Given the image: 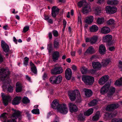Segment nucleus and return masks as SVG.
<instances>
[{"label": "nucleus", "instance_id": "f257e3e1", "mask_svg": "<svg viewBox=\"0 0 122 122\" xmlns=\"http://www.w3.org/2000/svg\"><path fill=\"white\" fill-rule=\"evenodd\" d=\"M9 74V71L8 69L3 68L0 69V80L4 84H9L11 80L9 78L6 79V77Z\"/></svg>", "mask_w": 122, "mask_h": 122}, {"label": "nucleus", "instance_id": "f03ea898", "mask_svg": "<svg viewBox=\"0 0 122 122\" xmlns=\"http://www.w3.org/2000/svg\"><path fill=\"white\" fill-rule=\"evenodd\" d=\"M82 79L84 83L87 85H92L94 81V78L90 76H82Z\"/></svg>", "mask_w": 122, "mask_h": 122}, {"label": "nucleus", "instance_id": "7ed1b4c3", "mask_svg": "<svg viewBox=\"0 0 122 122\" xmlns=\"http://www.w3.org/2000/svg\"><path fill=\"white\" fill-rule=\"evenodd\" d=\"M69 98L72 101H74L76 99V95H77L78 97L81 99V96L79 91L78 90H75L73 91L69 92L68 93Z\"/></svg>", "mask_w": 122, "mask_h": 122}, {"label": "nucleus", "instance_id": "20e7f679", "mask_svg": "<svg viewBox=\"0 0 122 122\" xmlns=\"http://www.w3.org/2000/svg\"><path fill=\"white\" fill-rule=\"evenodd\" d=\"M62 80V76L59 75L57 76H53L51 77L49 79V81L52 84H58L61 82Z\"/></svg>", "mask_w": 122, "mask_h": 122}, {"label": "nucleus", "instance_id": "39448f33", "mask_svg": "<svg viewBox=\"0 0 122 122\" xmlns=\"http://www.w3.org/2000/svg\"><path fill=\"white\" fill-rule=\"evenodd\" d=\"M63 71V69L61 66L56 67L51 70L52 74L57 75L62 73Z\"/></svg>", "mask_w": 122, "mask_h": 122}, {"label": "nucleus", "instance_id": "423d86ee", "mask_svg": "<svg viewBox=\"0 0 122 122\" xmlns=\"http://www.w3.org/2000/svg\"><path fill=\"white\" fill-rule=\"evenodd\" d=\"M57 111L63 114H66L68 112V109L66 105L64 104H61L60 105Z\"/></svg>", "mask_w": 122, "mask_h": 122}, {"label": "nucleus", "instance_id": "0eeeda50", "mask_svg": "<svg viewBox=\"0 0 122 122\" xmlns=\"http://www.w3.org/2000/svg\"><path fill=\"white\" fill-rule=\"evenodd\" d=\"M13 110L14 111V112L11 116L12 118H14L16 120L17 118H18L19 120L21 119L22 118V112L15 109H13Z\"/></svg>", "mask_w": 122, "mask_h": 122}, {"label": "nucleus", "instance_id": "6e6552de", "mask_svg": "<svg viewBox=\"0 0 122 122\" xmlns=\"http://www.w3.org/2000/svg\"><path fill=\"white\" fill-rule=\"evenodd\" d=\"M1 96L3 99L4 104L5 106H7L8 104V102L11 101L12 98L10 96L5 95L4 93H1Z\"/></svg>", "mask_w": 122, "mask_h": 122}, {"label": "nucleus", "instance_id": "1a4fd4ad", "mask_svg": "<svg viewBox=\"0 0 122 122\" xmlns=\"http://www.w3.org/2000/svg\"><path fill=\"white\" fill-rule=\"evenodd\" d=\"M7 114L5 113H4L2 114L1 116H0V118H1L2 120H5V121L3 122H16V121L15 119L14 118H12V116H11V119H10L8 120L7 121H6V120H7Z\"/></svg>", "mask_w": 122, "mask_h": 122}, {"label": "nucleus", "instance_id": "9d476101", "mask_svg": "<svg viewBox=\"0 0 122 122\" xmlns=\"http://www.w3.org/2000/svg\"><path fill=\"white\" fill-rule=\"evenodd\" d=\"M117 10V8L114 6H108L106 7V12L109 14H114L116 12Z\"/></svg>", "mask_w": 122, "mask_h": 122}, {"label": "nucleus", "instance_id": "9b49d317", "mask_svg": "<svg viewBox=\"0 0 122 122\" xmlns=\"http://www.w3.org/2000/svg\"><path fill=\"white\" fill-rule=\"evenodd\" d=\"M98 39V37L97 36H94L92 38H86V42H90L92 44H93L96 43Z\"/></svg>", "mask_w": 122, "mask_h": 122}, {"label": "nucleus", "instance_id": "f8f14e48", "mask_svg": "<svg viewBox=\"0 0 122 122\" xmlns=\"http://www.w3.org/2000/svg\"><path fill=\"white\" fill-rule=\"evenodd\" d=\"M68 105L70 111L71 113L77 111V107L75 104L72 103H69Z\"/></svg>", "mask_w": 122, "mask_h": 122}, {"label": "nucleus", "instance_id": "ddd939ff", "mask_svg": "<svg viewBox=\"0 0 122 122\" xmlns=\"http://www.w3.org/2000/svg\"><path fill=\"white\" fill-rule=\"evenodd\" d=\"M92 65L93 68L97 70H100L102 67L101 64L98 61L93 62L92 63Z\"/></svg>", "mask_w": 122, "mask_h": 122}, {"label": "nucleus", "instance_id": "4468645a", "mask_svg": "<svg viewBox=\"0 0 122 122\" xmlns=\"http://www.w3.org/2000/svg\"><path fill=\"white\" fill-rule=\"evenodd\" d=\"M1 46L4 51L5 52H7L9 51V46L4 41H1Z\"/></svg>", "mask_w": 122, "mask_h": 122}, {"label": "nucleus", "instance_id": "2eb2a0df", "mask_svg": "<svg viewBox=\"0 0 122 122\" xmlns=\"http://www.w3.org/2000/svg\"><path fill=\"white\" fill-rule=\"evenodd\" d=\"M119 106L117 103L112 104L107 106L106 108V111H112L114 109L117 108Z\"/></svg>", "mask_w": 122, "mask_h": 122}, {"label": "nucleus", "instance_id": "dca6fc26", "mask_svg": "<svg viewBox=\"0 0 122 122\" xmlns=\"http://www.w3.org/2000/svg\"><path fill=\"white\" fill-rule=\"evenodd\" d=\"M72 75L71 70L69 68L66 69L65 71V76L66 79L70 80L71 78Z\"/></svg>", "mask_w": 122, "mask_h": 122}, {"label": "nucleus", "instance_id": "f3484780", "mask_svg": "<svg viewBox=\"0 0 122 122\" xmlns=\"http://www.w3.org/2000/svg\"><path fill=\"white\" fill-rule=\"evenodd\" d=\"M91 11L90 6L87 3L86 5L83 6L82 8V12L85 14L88 13Z\"/></svg>", "mask_w": 122, "mask_h": 122}, {"label": "nucleus", "instance_id": "a211bd4d", "mask_svg": "<svg viewBox=\"0 0 122 122\" xmlns=\"http://www.w3.org/2000/svg\"><path fill=\"white\" fill-rule=\"evenodd\" d=\"M109 76L105 75L102 76L99 80V83L100 84L103 85L108 80Z\"/></svg>", "mask_w": 122, "mask_h": 122}, {"label": "nucleus", "instance_id": "6ab92c4d", "mask_svg": "<svg viewBox=\"0 0 122 122\" xmlns=\"http://www.w3.org/2000/svg\"><path fill=\"white\" fill-rule=\"evenodd\" d=\"M60 56L59 52L57 51H55L53 53L52 55V59L54 62H56L57 60Z\"/></svg>", "mask_w": 122, "mask_h": 122}, {"label": "nucleus", "instance_id": "aec40b11", "mask_svg": "<svg viewBox=\"0 0 122 122\" xmlns=\"http://www.w3.org/2000/svg\"><path fill=\"white\" fill-rule=\"evenodd\" d=\"M30 64L31 71L35 74H37V71L36 66L31 61L30 62Z\"/></svg>", "mask_w": 122, "mask_h": 122}, {"label": "nucleus", "instance_id": "412c9836", "mask_svg": "<svg viewBox=\"0 0 122 122\" xmlns=\"http://www.w3.org/2000/svg\"><path fill=\"white\" fill-rule=\"evenodd\" d=\"M56 6H53L52 8L51 15L52 16L54 17H56V15L58 14L59 11V9Z\"/></svg>", "mask_w": 122, "mask_h": 122}, {"label": "nucleus", "instance_id": "4be33fe9", "mask_svg": "<svg viewBox=\"0 0 122 122\" xmlns=\"http://www.w3.org/2000/svg\"><path fill=\"white\" fill-rule=\"evenodd\" d=\"M109 88V86L108 84H105L102 87L101 90L100 92L102 94H104L107 92Z\"/></svg>", "mask_w": 122, "mask_h": 122}, {"label": "nucleus", "instance_id": "5701e85b", "mask_svg": "<svg viewBox=\"0 0 122 122\" xmlns=\"http://www.w3.org/2000/svg\"><path fill=\"white\" fill-rule=\"evenodd\" d=\"M61 104H60L57 102L56 100H54L52 102L51 105V107L53 109H57L58 110V108L59 107L60 105Z\"/></svg>", "mask_w": 122, "mask_h": 122}, {"label": "nucleus", "instance_id": "b1692460", "mask_svg": "<svg viewBox=\"0 0 122 122\" xmlns=\"http://www.w3.org/2000/svg\"><path fill=\"white\" fill-rule=\"evenodd\" d=\"M112 39V36L110 35H107L103 38V40L105 42H107L109 45V43L110 42Z\"/></svg>", "mask_w": 122, "mask_h": 122}, {"label": "nucleus", "instance_id": "393cba45", "mask_svg": "<svg viewBox=\"0 0 122 122\" xmlns=\"http://www.w3.org/2000/svg\"><path fill=\"white\" fill-rule=\"evenodd\" d=\"M110 31V29L108 27L104 26L102 28L100 32L102 34H106L108 33Z\"/></svg>", "mask_w": 122, "mask_h": 122}, {"label": "nucleus", "instance_id": "a878e982", "mask_svg": "<svg viewBox=\"0 0 122 122\" xmlns=\"http://www.w3.org/2000/svg\"><path fill=\"white\" fill-rule=\"evenodd\" d=\"M95 52V50L93 47L92 46H91L87 49L85 52V54H92L94 53Z\"/></svg>", "mask_w": 122, "mask_h": 122}, {"label": "nucleus", "instance_id": "bb28decb", "mask_svg": "<svg viewBox=\"0 0 122 122\" xmlns=\"http://www.w3.org/2000/svg\"><path fill=\"white\" fill-rule=\"evenodd\" d=\"M94 19L93 17L92 16L90 15L86 18L85 21L86 23L91 24L93 22Z\"/></svg>", "mask_w": 122, "mask_h": 122}, {"label": "nucleus", "instance_id": "cd10ccee", "mask_svg": "<svg viewBox=\"0 0 122 122\" xmlns=\"http://www.w3.org/2000/svg\"><path fill=\"white\" fill-rule=\"evenodd\" d=\"M115 91V88L113 87H111L107 93V96L111 97L112 96Z\"/></svg>", "mask_w": 122, "mask_h": 122}, {"label": "nucleus", "instance_id": "c85d7f7f", "mask_svg": "<svg viewBox=\"0 0 122 122\" xmlns=\"http://www.w3.org/2000/svg\"><path fill=\"white\" fill-rule=\"evenodd\" d=\"M16 92H20L22 89V86L21 83L19 82H17L16 84Z\"/></svg>", "mask_w": 122, "mask_h": 122}, {"label": "nucleus", "instance_id": "c756f323", "mask_svg": "<svg viewBox=\"0 0 122 122\" xmlns=\"http://www.w3.org/2000/svg\"><path fill=\"white\" fill-rule=\"evenodd\" d=\"M84 92L85 95L88 97H89L91 96L93 94L92 91L91 90L88 89H85Z\"/></svg>", "mask_w": 122, "mask_h": 122}, {"label": "nucleus", "instance_id": "7c9ffc66", "mask_svg": "<svg viewBox=\"0 0 122 122\" xmlns=\"http://www.w3.org/2000/svg\"><path fill=\"white\" fill-rule=\"evenodd\" d=\"M21 99L20 97H16L12 101V104L14 105L18 104L20 102V101Z\"/></svg>", "mask_w": 122, "mask_h": 122}, {"label": "nucleus", "instance_id": "2f4dec72", "mask_svg": "<svg viewBox=\"0 0 122 122\" xmlns=\"http://www.w3.org/2000/svg\"><path fill=\"white\" fill-rule=\"evenodd\" d=\"M106 49L105 46L102 44L99 47V52L102 54H104L106 51Z\"/></svg>", "mask_w": 122, "mask_h": 122}, {"label": "nucleus", "instance_id": "473e14b6", "mask_svg": "<svg viewBox=\"0 0 122 122\" xmlns=\"http://www.w3.org/2000/svg\"><path fill=\"white\" fill-rule=\"evenodd\" d=\"M98 28L97 26L93 25L91 26L90 28V31L91 32H95L98 30Z\"/></svg>", "mask_w": 122, "mask_h": 122}, {"label": "nucleus", "instance_id": "72a5a7b5", "mask_svg": "<svg viewBox=\"0 0 122 122\" xmlns=\"http://www.w3.org/2000/svg\"><path fill=\"white\" fill-rule=\"evenodd\" d=\"M93 110L92 108L89 109L84 112V115L85 116H88L93 113Z\"/></svg>", "mask_w": 122, "mask_h": 122}, {"label": "nucleus", "instance_id": "f704fd0d", "mask_svg": "<svg viewBox=\"0 0 122 122\" xmlns=\"http://www.w3.org/2000/svg\"><path fill=\"white\" fill-rule=\"evenodd\" d=\"M111 62L110 60L107 59L102 60L101 62V64L103 66H106Z\"/></svg>", "mask_w": 122, "mask_h": 122}, {"label": "nucleus", "instance_id": "c9c22d12", "mask_svg": "<svg viewBox=\"0 0 122 122\" xmlns=\"http://www.w3.org/2000/svg\"><path fill=\"white\" fill-rule=\"evenodd\" d=\"M100 113L99 112H97L95 115L92 117V120L93 121H97L98 120L99 118Z\"/></svg>", "mask_w": 122, "mask_h": 122}, {"label": "nucleus", "instance_id": "e433bc0d", "mask_svg": "<svg viewBox=\"0 0 122 122\" xmlns=\"http://www.w3.org/2000/svg\"><path fill=\"white\" fill-rule=\"evenodd\" d=\"M53 46L55 49H57L60 46L59 42L57 39H56L54 40Z\"/></svg>", "mask_w": 122, "mask_h": 122}, {"label": "nucleus", "instance_id": "4c0bfd02", "mask_svg": "<svg viewBox=\"0 0 122 122\" xmlns=\"http://www.w3.org/2000/svg\"><path fill=\"white\" fill-rule=\"evenodd\" d=\"M87 3L85 0H82L78 3V5L80 8L82 7V6H84V5H86Z\"/></svg>", "mask_w": 122, "mask_h": 122}, {"label": "nucleus", "instance_id": "58836bf2", "mask_svg": "<svg viewBox=\"0 0 122 122\" xmlns=\"http://www.w3.org/2000/svg\"><path fill=\"white\" fill-rule=\"evenodd\" d=\"M78 120L79 121L82 122L85 120V118L83 115L80 114H79L78 117Z\"/></svg>", "mask_w": 122, "mask_h": 122}, {"label": "nucleus", "instance_id": "ea45409f", "mask_svg": "<svg viewBox=\"0 0 122 122\" xmlns=\"http://www.w3.org/2000/svg\"><path fill=\"white\" fill-rule=\"evenodd\" d=\"M115 84L117 86L122 85V77H121L118 80L116 81Z\"/></svg>", "mask_w": 122, "mask_h": 122}, {"label": "nucleus", "instance_id": "a19ab883", "mask_svg": "<svg viewBox=\"0 0 122 122\" xmlns=\"http://www.w3.org/2000/svg\"><path fill=\"white\" fill-rule=\"evenodd\" d=\"M97 102V100H94L89 103V105L90 106H93L96 105Z\"/></svg>", "mask_w": 122, "mask_h": 122}, {"label": "nucleus", "instance_id": "79ce46f5", "mask_svg": "<svg viewBox=\"0 0 122 122\" xmlns=\"http://www.w3.org/2000/svg\"><path fill=\"white\" fill-rule=\"evenodd\" d=\"M107 24L108 25H113L115 24V21L112 19H111L107 21Z\"/></svg>", "mask_w": 122, "mask_h": 122}, {"label": "nucleus", "instance_id": "37998d69", "mask_svg": "<svg viewBox=\"0 0 122 122\" xmlns=\"http://www.w3.org/2000/svg\"><path fill=\"white\" fill-rule=\"evenodd\" d=\"M101 7H96L95 9V11L97 15L101 13Z\"/></svg>", "mask_w": 122, "mask_h": 122}, {"label": "nucleus", "instance_id": "c03bdc74", "mask_svg": "<svg viewBox=\"0 0 122 122\" xmlns=\"http://www.w3.org/2000/svg\"><path fill=\"white\" fill-rule=\"evenodd\" d=\"M97 21L98 24H102L104 22V19L103 18H98Z\"/></svg>", "mask_w": 122, "mask_h": 122}, {"label": "nucleus", "instance_id": "a18cd8bd", "mask_svg": "<svg viewBox=\"0 0 122 122\" xmlns=\"http://www.w3.org/2000/svg\"><path fill=\"white\" fill-rule=\"evenodd\" d=\"M81 70V73L83 74H86L87 71V69L85 67H82Z\"/></svg>", "mask_w": 122, "mask_h": 122}, {"label": "nucleus", "instance_id": "49530a36", "mask_svg": "<svg viewBox=\"0 0 122 122\" xmlns=\"http://www.w3.org/2000/svg\"><path fill=\"white\" fill-rule=\"evenodd\" d=\"M22 101V102L25 104H27L30 102V100L28 98L26 97L23 98Z\"/></svg>", "mask_w": 122, "mask_h": 122}, {"label": "nucleus", "instance_id": "de8ad7c7", "mask_svg": "<svg viewBox=\"0 0 122 122\" xmlns=\"http://www.w3.org/2000/svg\"><path fill=\"white\" fill-rule=\"evenodd\" d=\"M31 112L33 114H40L39 109H34L32 110Z\"/></svg>", "mask_w": 122, "mask_h": 122}, {"label": "nucleus", "instance_id": "09e8293b", "mask_svg": "<svg viewBox=\"0 0 122 122\" xmlns=\"http://www.w3.org/2000/svg\"><path fill=\"white\" fill-rule=\"evenodd\" d=\"M29 59L27 57H25L24 58L23 64L24 65L27 66L28 65Z\"/></svg>", "mask_w": 122, "mask_h": 122}, {"label": "nucleus", "instance_id": "8fccbe9b", "mask_svg": "<svg viewBox=\"0 0 122 122\" xmlns=\"http://www.w3.org/2000/svg\"><path fill=\"white\" fill-rule=\"evenodd\" d=\"M25 113L26 115V117L29 120L31 118V114L29 113V111L27 110H25Z\"/></svg>", "mask_w": 122, "mask_h": 122}, {"label": "nucleus", "instance_id": "3c124183", "mask_svg": "<svg viewBox=\"0 0 122 122\" xmlns=\"http://www.w3.org/2000/svg\"><path fill=\"white\" fill-rule=\"evenodd\" d=\"M111 122H122V118H114L112 120Z\"/></svg>", "mask_w": 122, "mask_h": 122}, {"label": "nucleus", "instance_id": "603ef678", "mask_svg": "<svg viewBox=\"0 0 122 122\" xmlns=\"http://www.w3.org/2000/svg\"><path fill=\"white\" fill-rule=\"evenodd\" d=\"M48 46L47 49L48 50V52L49 53H51L52 49V44H50L48 45Z\"/></svg>", "mask_w": 122, "mask_h": 122}, {"label": "nucleus", "instance_id": "864d4df0", "mask_svg": "<svg viewBox=\"0 0 122 122\" xmlns=\"http://www.w3.org/2000/svg\"><path fill=\"white\" fill-rule=\"evenodd\" d=\"M54 36L56 37L58 36L59 35V33L56 30H54L52 31Z\"/></svg>", "mask_w": 122, "mask_h": 122}, {"label": "nucleus", "instance_id": "5fc2aeb1", "mask_svg": "<svg viewBox=\"0 0 122 122\" xmlns=\"http://www.w3.org/2000/svg\"><path fill=\"white\" fill-rule=\"evenodd\" d=\"M29 26H25L23 29V32L25 33L28 31L29 29Z\"/></svg>", "mask_w": 122, "mask_h": 122}, {"label": "nucleus", "instance_id": "6e6d98bb", "mask_svg": "<svg viewBox=\"0 0 122 122\" xmlns=\"http://www.w3.org/2000/svg\"><path fill=\"white\" fill-rule=\"evenodd\" d=\"M119 1L117 0H112V5H116L118 4Z\"/></svg>", "mask_w": 122, "mask_h": 122}, {"label": "nucleus", "instance_id": "4d7b16f0", "mask_svg": "<svg viewBox=\"0 0 122 122\" xmlns=\"http://www.w3.org/2000/svg\"><path fill=\"white\" fill-rule=\"evenodd\" d=\"M7 90L10 92H12L13 91V88L11 86H10L8 88Z\"/></svg>", "mask_w": 122, "mask_h": 122}, {"label": "nucleus", "instance_id": "13d9d810", "mask_svg": "<svg viewBox=\"0 0 122 122\" xmlns=\"http://www.w3.org/2000/svg\"><path fill=\"white\" fill-rule=\"evenodd\" d=\"M78 22L80 23H82L81 20V16L80 14L79 15H78Z\"/></svg>", "mask_w": 122, "mask_h": 122}, {"label": "nucleus", "instance_id": "bf43d9fd", "mask_svg": "<svg viewBox=\"0 0 122 122\" xmlns=\"http://www.w3.org/2000/svg\"><path fill=\"white\" fill-rule=\"evenodd\" d=\"M119 66L120 68V70L122 71V62L121 61H119Z\"/></svg>", "mask_w": 122, "mask_h": 122}, {"label": "nucleus", "instance_id": "052dcab7", "mask_svg": "<svg viewBox=\"0 0 122 122\" xmlns=\"http://www.w3.org/2000/svg\"><path fill=\"white\" fill-rule=\"evenodd\" d=\"M48 36L50 39H51L52 38V34L51 32H49L48 33Z\"/></svg>", "mask_w": 122, "mask_h": 122}, {"label": "nucleus", "instance_id": "680f3d73", "mask_svg": "<svg viewBox=\"0 0 122 122\" xmlns=\"http://www.w3.org/2000/svg\"><path fill=\"white\" fill-rule=\"evenodd\" d=\"M108 117L109 118H111L114 117L115 116V115H114L112 113H109L108 114Z\"/></svg>", "mask_w": 122, "mask_h": 122}, {"label": "nucleus", "instance_id": "e2e57ef3", "mask_svg": "<svg viewBox=\"0 0 122 122\" xmlns=\"http://www.w3.org/2000/svg\"><path fill=\"white\" fill-rule=\"evenodd\" d=\"M47 21L48 23L51 24H52L53 22V20L51 19H49Z\"/></svg>", "mask_w": 122, "mask_h": 122}, {"label": "nucleus", "instance_id": "0e129e2a", "mask_svg": "<svg viewBox=\"0 0 122 122\" xmlns=\"http://www.w3.org/2000/svg\"><path fill=\"white\" fill-rule=\"evenodd\" d=\"M59 117L57 116H56L55 117V120L54 122H59Z\"/></svg>", "mask_w": 122, "mask_h": 122}, {"label": "nucleus", "instance_id": "69168bd1", "mask_svg": "<svg viewBox=\"0 0 122 122\" xmlns=\"http://www.w3.org/2000/svg\"><path fill=\"white\" fill-rule=\"evenodd\" d=\"M104 0H98L97 2V3L98 4H102L104 2Z\"/></svg>", "mask_w": 122, "mask_h": 122}, {"label": "nucleus", "instance_id": "338daca9", "mask_svg": "<svg viewBox=\"0 0 122 122\" xmlns=\"http://www.w3.org/2000/svg\"><path fill=\"white\" fill-rule=\"evenodd\" d=\"M47 74H46L45 73L43 76V79L44 80H45V79L47 78Z\"/></svg>", "mask_w": 122, "mask_h": 122}, {"label": "nucleus", "instance_id": "774afa93", "mask_svg": "<svg viewBox=\"0 0 122 122\" xmlns=\"http://www.w3.org/2000/svg\"><path fill=\"white\" fill-rule=\"evenodd\" d=\"M71 68L73 70H76L77 69L75 65H72Z\"/></svg>", "mask_w": 122, "mask_h": 122}]
</instances>
